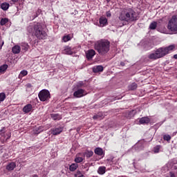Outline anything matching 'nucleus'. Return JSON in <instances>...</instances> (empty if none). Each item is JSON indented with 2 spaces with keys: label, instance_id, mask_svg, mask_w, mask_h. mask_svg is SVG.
<instances>
[{
  "label": "nucleus",
  "instance_id": "obj_10",
  "mask_svg": "<svg viewBox=\"0 0 177 177\" xmlns=\"http://www.w3.org/2000/svg\"><path fill=\"white\" fill-rule=\"evenodd\" d=\"M62 132H63V127H55L51 129V133L55 136L57 135H60V133H62Z\"/></svg>",
  "mask_w": 177,
  "mask_h": 177
},
{
  "label": "nucleus",
  "instance_id": "obj_47",
  "mask_svg": "<svg viewBox=\"0 0 177 177\" xmlns=\"http://www.w3.org/2000/svg\"><path fill=\"white\" fill-rule=\"evenodd\" d=\"M170 176L171 177H176L175 176V174L172 173V172H170Z\"/></svg>",
  "mask_w": 177,
  "mask_h": 177
},
{
  "label": "nucleus",
  "instance_id": "obj_50",
  "mask_svg": "<svg viewBox=\"0 0 177 177\" xmlns=\"http://www.w3.org/2000/svg\"><path fill=\"white\" fill-rule=\"evenodd\" d=\"M32 177H38V175L35 174L32 176Z\"/></svg>",
  "mask_w": 177,
  "mask_h": 177
},
{
  "label": "nucleus",
  "instance_id": "obj_27",
  "mask_svg": "<svg viewBox=\"0 0 177 177\" xmlns=\"http://www.w3.org/2000/svg\"><path fill=\"white\" fill-rule=\"evenodd\" d=\"M129 91H135L138 88V84L136 83H132L129 86Z\"/></svg>",
  "mask_w": 177,
  "mask_h": 177
},
{
  "label": "nucleus",
  "instance_id": "obj_25",
  "mask_svg": "<svg viewBox=\"0 0 177 177\" xmlns=\"http://www.w3.org/2000/svg\"><path fill=\"white\" fill-rule=\"evenodd\" d=\"M20 50H21L20 46H15L12 49V53L15 54L20 53Z\"/></svg>",
  "mask_w": 177,
  "mask_h": 177
},
{
  "label": "nucleus",
  "instance_id": "obj_51",
  "mask_svg": "<svg viewBox=\"0 0 177 177\" xmlns=\"http://www.w3.org/2000/svg\"><path fill=\"white\" fill-rule=\"evenodd\" d=\"M139 146V144L136 145V147H138Z\"/></svg>",
  "mask_w": 177,
  "mask_h": 177
},
{
  "label": "nucleus",
  "instance_id": "obj_16",
  "mask_svg": "<svg viewBox=\"0 0 177 177\" xmlns=\"http://www.w3.org/2000/svg\"><path fill=\"white\" fill-rule=\"evenodd\" d=\"M104 68L102 66H95L93 68V73H102L103 71Z\"/></svg>",
  "mask_w": 177,
  "mask_h": 177
},
{
  "label": "nucleus",
  "instance_id": "obj_44",
  "mask_svg": "<svg viewBox=\"0 0 177 177\" xmlns=\"http://www.w3.org/2000/svg\"><path fill=\"white\" fill-rule=\"evenodd\" d=\"M2 46H3V41L2 42V41L0 40V50L2 49Z\"/></svg>",
  "mask_w": 177,
  "mask_h": 177
},
{
  "label": "nucleus",
  "instance_id": "obj_52",
  "mask_svg": "<svg viewBox=\"0 0 177 177\" xmlns=\"http://www.w3.org/2000/svg\"><path fill=\"white\" fill-rule=\"evenodd\" d=\"M78 131H80V129H77V131L78 132Z\"/></svg>",
  "mask_w": 177,
  "mask_h": 177
},
{
  "label": "nucleus",
  "instance_id": "obj_11",
  "mask_svg": "<svg viewBox=\"0 0 177 177\" xmlns=\"http://www.w3.org/2000/svg\"><path fill=\"white\" fill-rule=\"evenodd\" d=\"M83 154L82 153H78L76 156V158H75V162H77V164L80 163V162H82L84 161V160L85 159L84 157H82Z\"/></svg>",
  "mask_w": 177,
  "mask_h": 177
},
{
  "label": "nucleus",
  "instance_id": "obj_17",
  "mask_svg": "<svg viewBox=\"0 0 177 177\" xmlns=\"http://www.w3.org/2000/svg\"><path fill=\"white\" fill-rule=\"evenodd\" d=\"M107 24V19L104 17L100 18V27H104Z\"/></svg>",
  "mask_w": 177,
  "mask_h": 177
},
{
  "label": "nucleus",
  "instance_id": "obj_30",
  "mask_svg": "<svg viewBox=\"0 0 177 177\" xmlns=\"http://www.w3.org/2000/svg\"><path fill=\"white\" fill-rule=\"evenodd\" d=\"M9 22V19L8 18H2L0 21V25L1 26H5V24H6V23Z\"/></svg>",
  "mask_w": 177,
  "mask_h": 177
},
{
  "label": "nucleus",
  "instance_id": "obj_29",
  "mask_svg": "<svg viewBox=\"0 0 177 177\" xmlns=\"http://www.w3.org/2000/svg\"><path fill=\"white\" fill-rule=\"evenodd\" d=\"M77 168H78V164H77V163H73L69 167V169H70V171H71V172H74V171H75V169H77Z\"/></svg>",
  "mask_w": 177,
  "mask_h": 177
},
{
  "label": "nucleus",
  "instance_id": "obj_6",
  "mask_svg": "<svg viewBox=\"0 0 177 177\" xmlns=\"http://www.w3.org/2000/svg\"><path fill=\"white\" fill-rule=\"evenodd\" d=\"M38 96L41 102H47L50 99V93L49 91L44 89L39 91Z\"/></svg>",
  "mask_w": 177,
  "mask_h": 177
},
{
  "label": "nucleus",
  "instance_id": "obj_4",
  "mask_svg": "<svg viewBox=\"0 0 177 177\" xmlns=\"http://www.w3.org/2000/svg\"><path fill=\"white\" fill-rule=\"evenodd\" d=\"M174 49H175V45H171L165 48H159L156 51L159 59H161V57H164V56H166V55H168L170 50H174Z\"/></svg>",
  "mask_w": 177,
  "mask_h": 177
},
{
  "label": "nucleus",
  "instance_id": "obj_46",
  "mask_svg": "<svg viewBox=\"0 0 177 177\" xmlns=\"http://www.w3.org/2000/svg\"><path fill=\"white\" fill-rule=\"evenodd\" d=\"M120 66H122V67H124V66H125V62H120Z\"/></svg>",
  "mask_w": 177,
  "mask_h": 177
},
{
  "label": "nucleus",
  "instance_id": "obj_49",
  "mask_svg": "<svg viewBox=\"0 0 177 177\" xmlns=\"http://www.w3.org/2000/svg\"><path fill=\"white\" fill-rule=\"evenodd\" d=\"M106 16L107 17H110V16H111V14H107Z\"/></svg>",
  "mask_w": 177,
  "mask_h": 177
},
{
  "label": "nucleus",
  "instance_id": "obj_33",
  "mask_svg": "<svg viewBox=\"0 0 177 177\" xmlns=\"http://www.w3.org/2000/svg\"><path fill=\"white\" fill-rule=\"evenodd\" d=\"M8 70V65L4 64L0 66V73H5Z\"/></svg>",
  "mask_w": 177,
  "mask_h": 177
},
{
  "label": "nucleus",
  "instance_id": "obj_15",
  "mask_svg": "<svg viewBox=\"0 0 177 177\" xmlns=\"http://www.w3.org/2000/svg\"><path fill=\"white\" fill-rule=\"evenodd\" d=\"M95 154H97V156H104V152H103V149L100 147H97L94 150Z\"/></svg>",
  "mask_w": 177,
  "mask_h": 177
},
{
  "label": "nucleus",
  "instance_id": "obj_45",
  "mask_svg": "<svg viewBox=\"0 0 177 177\" xmlns=\"http://www.w3.org/2000/svg\"><path fill=\"white\" fill-rule=\"evenodd\" d=\"M11 2H12V3H17V2H19V0H10Z\"/></svg>",
  "mask_w": 177,
  "mask_h": 177
},
{
  "label": "nucleus",
  "instance_id": "obj_40",
  "mask_svg": "<svg viewBox=\"0 0 177 177\" xmlns=\"http://www.w3.org/2000/svg\"><path fill=\"white\" fill-rule=\"evenodd\" d=\"M6 132V128L3 127L1 130H0V135H1V136H3Z\"/></svg>",
  "mask_w": 177,
  "mask_h": 177
},
{
  "label": "nucleus",
  "instance_id": "obj_43",
  "mask_svg": "<svg viewBox=\"0 0 177 177\" xmlns=\"http://www.w3.org/2000/svg\"><path fill=\"white\" fill-rule=\"evenodd\" d=\"M42 131H44V129H42V127H39V131L37 133H40V132H42Z\"/></svg>",
  "mask_w": 177,
  "mask_h": 177
},
{
  "label": "nucleus",
  "instance_id": "obj_23",
  "mask_svg": "<svg viewBox=\"0 0 177 177\" xmlns=\"http://www.w3.org/2000/svg\"><path fill=\"white\" fill-rule=\"evenodd\" d=\"M107 162L110 165H115L117 164V160L114 157H111L109 159H107Z\"/></svg>",
  "mask_w": 177,
  "mask_h": 177
},
{
  "label": "nucleus",
  "instance_id": "obj_48",
  "mask_svg": "<svg viewBox=\"0 0 177 177\" xmlns=\"http://www.w3.org/2000/svg\"><path fill=\"white\" fill-rule=\"evenodd\" d=\"M174 59H177V54H176V55H174Z\"/></svg>",
  "mask_w": 177,
  "mask_h": 177
},
{
  "label": "nucleus",
  "instance_id": "obj_37",
  "mask_svg": "<svg viewBox=\"0 0 177 177\" xmlns=\"http://www.w3.org/2000/svg\"><path fill=\"white\" fill-rule=\"evenodd\" d=\"M161 149V146L157 145L153 148L154 153H160V149Z\"/></svg>",
  "mask_w": 177,
  "mask_h": 177
},
{
  "label": "nucleus",
  "instance_id": "obj_21",
  "mask_svg": "<svg viewBox=\"0 0 177 177\" xmlns=\"http://www.w3.org/2000/svg\"><path fill=\"white\" fill-rule=\"evenodd\" d=\"M84 157L86 158H91L92 156H93V151H86L84 153H82Z\"/></svg>",
  "mask_w": 177,
  "mask_h": 177
},
{
  "label": "nucleus",
  "instance_id": "obj_41",
  "mask_svg": "<svg viewBox=\"0 0 177 177\" xmlns=\"http://www.w3.org/2000/svg\"><path fill=\"white\" fill-rule=\"evenodd\" d=\"M77 86L78 88H82V86H84V82H79L77 84Z\"/></svg>",
  "mask_w": 177,
  "mask_h": 177
},
{
  "label": "nucleus",
  "instance_id": "obj_38",
  "mask_svg": "<svg viewBox=\"0 0 177 177\" xmlns=\"http://www.w3.org/2000/svg\"><path fill=\"white\" fill-rule=\"evenodd\" d=\"M163 139H164V140H167V142H169V140H171V136H169V135H165L163 136Z\"/></svg>",
  "mask_w": 177,
  "mask_h": 177
},
{
  "label": "nucleus",
  "instance_id": "obj_31",
  "mask_svg": "<svg viewBox=\"0 0 177 177\" xmlns=\"http://www.w3.org/2000/svg\"><path fill=\"white\" fill-rule=\"evenodd\" d=\"M149 28L150 30H156V28H157V22L153 21L149 25Z\"/></svg>",
  "mask_w": 177,
  "mask_h": 177
},
{
  "label": "nucleus",
  "instance_id": "obj_19",
  "mask_svg": "<svg viewBox=\"0 0 177 177\" xmlns=\"http://www.w3.org/2000/svg\"><path fill=\"white\" fill-rule=\"evenodd\" d=\"M64 55H73V50L71 47H65L64 50L62 51Z\"/></svg>",
  "mask_w": 177,
  "mask_h": 177
},
{
  "label": "nucleus",
  "instance_id": "obj_1",
  "mask_svg": "<svg viewBox=\"0 0 177 177\" xmlns=\"http://www.w3.org/2000/svg\"><path fill=\"white\" fill-rule=\"evenodd\" d=\"M119 20L125 21L126 23H133L139 20V17L136 15V12L132 8H123L120 12Z\"/></svg>",
  "mask_w": 177,
  "mask_h": 177
},
{
  "label": "nucleus",
  "instance_id": "obj_5",
  "mask_svg": "<svg viewBox=\"0 0 177 177\" xmlns=\"http://www.w3.org/2000/svg\"><path fill=\"white\" fill-rule=\"evenodd\" d=\"M167 28L170 31H173V32H177V15H173L169 19Z\"/></svg>",
  "mask_w": 177,
  "mask_h": 177
},
{
  "label": "nucleus",
  "instance_id": "obj_26",
  "mask_svg": "<svg viewBox=\"0 0 177 177\" xmlns=\"http://www.w3.org/2000/svg\"><path fill=\"white\" fill-rule=\"evenodd\" d=\"M27 74H28V72L26 70L21 71L18 76L19 80H22L23 77H26Z\"/></svg>",
  "mask_w": 177,
  "mask_h": 177
},
{
  "label": "nucleus",
  "instance_id": "obj_24",
  "mask_svg": "<svg viewBox=\"0 0 177 177\" xmlns=\"http://www.w3.org/2000/svg\"><path fill=\"white\" fill-rule=\"evenodd\" d=\"M97 173L100 175H104V174H106V167L104 166L100 167L97 169Z\"/></svg>",
  "mask_w": 177,
  "mask_h": 177
},
{
  "label": "nucleus",
  "instance_id": "obj_14",
  "mask_svg": "<svg viewBox=\"0 0 177 177\" xmlns=\"http://www.w3.org/2000/svg\"><path fill=\"white\" fill-rule=\"evenodd\" d=\"M139 122L141 124H149L150 122V118L149 117H143L139 119Z\"/></svg>",
  "mask_w": 177,
  "mask_h": 177
},
{
  "label": "nucleus",
  "instance_id": "obj_20",
  "mask_svg": "<svg viewBox=\"0 0 177 177\" xmlns=\"http://www.w3.org/2000/svg\"><path fill=\"white\" fill-rule=\"evenodd\" d=\"M149 59H151L152 60H157V59H160L158 57V55L157 54V51H156L153 53L150 54L148 56Z\"/></svg>",
  "mask_w": 177,
  "mask_h": 177
},
{
  "label": "nucleus",
  "instance_id": "obj_2",
  "mask_svg": "<svg viewBox=\"0 0 177 177\" xmlns=\"http://www.w3.org/2000/svg\"><path fill=\"white\" fill-rule=\"evenodd\" d=\"M27 31L32 34L37 39H46L48 34L44 30V26L41 23H36L34 25H30L27 28Z\"/></svg>",
  "mask_w": 177,
  "mask_h": 177
},
{
  "label": "nucleus",
  "instance_id": "obj_13",
  "mask_svg": "<svg viewBox=\"0 0 177 177\" xmlns=\"http://www.w3.org/2000/svg\"><path fill=\"white\" fill-rule=\"evenodd\" d=\"M16 168V162H11L6 166L7 171H13Z\"/></svg>",
  "mask_w": 177,
  "mask_h": 177
},
{
  "label": "nucleus",
  "instance_id": "obj_22",
  "mask_svg": "<svg viewBox=\"0 0 177 177\" xmlns=\"http://www.w3.org/2000/svg\"><path fill=\"white\" fill-rule=\"evenodd\" d=\"M9 6H10L9 3L4 2L1 4L0 8L2 10H8V9H9Z\"/></svg>",
  "mask_w": 177,
  "mask_h": 177
},
{
  "label": "nucleus",
  "instance_id": "obj_35",
  "mask_svg": "<svg viewBox=\"0 0 177 177\" xmlns=\"http://www.w3.org/2000/svg\"><path fill=\"white\" fill-rule=\"evenodd\" d=\"M6 99V94L5 93H0V102H3Z\"/></svg>",
  "mask_w": 177,
  "mask_h": 177
},
{
  "label": "nucleus",
  "instance_id": "obj_12",
  "mask_svg": "<svg viewBox=\"0 0 177 177\" xmlns=\"http://www.w3.org/2000/svg\"><path fill=\"white\" fill-rule=\"evenodd\" d=\"M31 110H32V105L31 104H28L23 108V111L26 113H30Z\"/></svg>",
  "mask_w": 177,
  "mask_h": 177
},
{
  "label": "nucleus",
  "instance_id": "obj_8",
  "mask_svg": "<svg viewBox=\"0 0 177 177\" xmlns=\"http://www.w3.org/2000/svg\"><path fill=\"white\" fill-rule=\"evenodd\" d=\"M137 111L136 109H133L131 111H127L124 113H123L124 117L126 118H133V117H135V115L136 114Z\"/></svg>",
  "mask_w": 177,
  "mask_h": 177
},
{
  "label": "nucleus",
  "instance_id": "obj_3",
  "mask_svg": "<svg viewBox=\"0 0 177 177\" xmlns=\"http://www.w3.org/2000/svg\"><path fill=\"white\" fill-rule=\"evenodd\" d=\"M94 49L97 50L100 56H105L110 50V42L107 39H101L94 44Z\"/></svg>",
  "mask_w": 177,
  "mask_h": 177
},
{
  "label": "nucleus",
  "instance_id": "obj_7",
  "mask_svg": "<svg viewBox=\"0 0 177 177\" xmlns=\"http://www.w3.org/2000/svg\"><path fill=\"white\" fill-rule=\"evenodd\" d=\"M85 95H86V93L85 92V90L82 88L77 89L73 93L75 97H82L83 96H85Z\"/></svg>",
  "mask_w": 177,
  "mask_h": 177
},
{
  "label": "nucleus",
  "instance_id": "obj_42",
  "mask_svg": "<svg viewBox=\"0 0 177 177\" xmlns=\"http://www.w3.org/2000/svg\"><path fill=\"white\" fill-rule=\"evenodd\" d=\"M7 138H6V140H8L9 139H10V137L12 136V135L10 134V133H7Z\"/></svg>",
  "mask_w": 177,
  "mask_h": 177
},
{
  "label": "nucleus",
  "instance_id": "obj_36",
  "mask_svg": "<svg viewBox=\"0 0 177 177\" xmlns=\"http://www.w3.org/2000/svg\"><path fill=\"white\" fill-rule=\"evenodd\" d=\"M64 42H68L71 39L70 35L64 36L62 38Z\"/></svg>",
  "mask_w": 177,
  "mask_h": 177
},
{
  "label": "nucleus",
  "instance_id": "obj_32",
  "mask_svg": "<svg viewBox=\"0 0 177 177\" xmlns=\"http://www.w3.org/2000/svg\"><path fill=\"white\" fill-rule=\"evenodd\" d=\"M21 49L23 50H25V52H27V50H28V44H27V43H22L21 44Z\"/></svg>",
  "mask_w": 177,
  "mask_h": 177
},
{
  "label": "nucleus",
  "instance_id": "obj_53",
  "mask_svg": "<svg viewBox=\"0 0 177 177\" xmlns=\"http://www.w3.org/2000/svg\"><path fill=\"white\" fill-rule=\"evenodd\" d=\"M122 26H124V24H122V26H120V27H122Z\"/></svg>",
  "mask_w": 177,
  "mask_h": 177
},
{
  "label": "nucleus",
  "instance_id": "obj_9",
  "mask_svg": "<svg viewBox=\"0 0 177 177\" xmlns=\"http://www.w3.org/2000/svg\"><path fill=\"white\" fill-rule=\"evenodd\" d=\"M95 55H96V51H95L93 49H90L86 51V57L87 60H92Z\"/></svg>",
  "mask_w": 177,
  "mask_h": 177
},
{
  "label": "nucleus",
  "instance_id": "obj_34",
  "mask_svg": "<svg viewBox=\"0 0 177 177\" xmlns=\"http://www.w3.org/2000/svg\"><path fill=\"white\" fill-rule=\"evenodd\" d=\"M40 14H41V9H38L36 11V12L33 15L32 20H34V19H36V17H38V16H39Z\"/></svg>",
  "mask_w": 177,
  "mask_h": 177
},
{
  "label": "nucleus",
  "instance_id": "obj_39",
  "mask_svg": "<svg viewBox=\"0 0 177 177\" xmlns=\"http://www.w3.org/2000/svg\"><path fill=\"white\" fill-rule=\"evenodd\" d=\"M75 177H85V176L83 175L82 173H81V171H77V173L75 175Z\"/></svg>",
  "mask_w": 177,
  "mask_h": 177
},
{
  "label": "nucleus",
  "instance_id": "obj_28",
  "mask_svg": "<svg viewBox=\"0 0 177 177\" xmlns=\"http://www.w3.org/2000/svg\"><path fill=\"white\" fill-rule=\"evenodd\" d=\"M50 117L51 118H53V120H62V116H60V115L59 114H55V113H52L50 114Z\"/></svg>",
  "mask_w": 177,
  "mask_h": 177
},
{
  "label": "nucleus",
  "instance_id": "obj_18",
  "mask_svg": "<svg viewBox=\"0 0 177 177\" xmlns=\"http://www.w3.org/2000/svg\"><path fill=\"white\" fill-rule=\"evenodd\" d=\"M93 118V120H103V118H104V115L103 113L100 112L97 115H95Z\"/></svg>",
  "mask_w": 177,
  "mask_h": 177
}]
</instances>
